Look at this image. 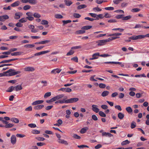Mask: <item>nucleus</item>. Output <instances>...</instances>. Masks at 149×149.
<instances>
[{
  "instance_id": "1",
  "label": "nucleus",
  "mask_w": 149,
  "mask_h": 149,
  "mask_svg": "<svg viewBox=\"0 0 149 149\" xmlns=\"http://www.w3.org/2000/svg\"><path fill=\"white\" fill-rule=\"evenodd\" d=\"M21 72L20 71H16L15 69H10L8 71L5 72V73L6 74V76H11L20 73Z\"/></svg>"
},
{
  "instance_id": "2",
  "label": "nucleus",
  "mask_w": 149,
  "mask_h": 149,
  "mask_svg": "<svg viewBox=\"0 0 149 149\" xmlns=\"http://www.w3.org/2000/svg\"><path fill=\"white\" fill-rule=\"evenodd\" d=\"M144 38V35H139L138 36H133L129 38V39L132 40H136L138 39H141Z\"/></svg>"
},
{
  "instance_id": "3",
  "label": "nucleus",
  "mask_w": 149,
  "mask_h": 149,
  "mask_svg": "<svg viewBox=\"0 0 149 149\" xmlns=\"http://www.w3.org/2000/svg\"><path fill=\"white\" fill-rule=\"evenodd\" d=\"M110 41L109 40L105 39L99 40L97 42L98 46H102L106 44V43Z\"/></svg>"
},
{
  "instance_id": "4",
  "label": "nucleus",
  "mask_w": 149,
  "mask_h": 149,
  "mask_svg": "<svg viewBox=\"0 0 149 149\" xmlns=\"http://www.w3.org/2000/svg\"><path fill=\"white\" fill-rule=\"evenodd\" d=\"M104 64H118L120 65V66L121 67H123L124 66V63H123L122 62H104L103 63Z\"/></svg>"
},
{
  "instance_id": "5",
  "label": "nucleus",
  "mask_w": 149,
  "mask_h": 149,
  "mask_svg": "<svg viewBox=\"0 0 149 149\" xmlns=\"http://www.w3.org/2000/svg\"><path fill=\"white\" fill-rule=\"evenodd\" d=\"M79 98L77 97L72 98L68 99V103H74L78 101Z\"/></svg>"
},
{
  "instance_id": "6",
  "label": "nucleus",
  "mask_w": 149,
  "mask_h": 149,
  "mask_svg": "<svg viewBox=\"0 0 149 149\" xmlns=\"http://www.w3.org/2000/svg\"><path fill=\"white\" fill-rule=\"evenodd\" d=\"M35 70L34 67L30 66L26 67L24 68V70L25 71L33 72Z\"/></svg>"
},
{
  "instance_id": "7",
  "label": "nucleus",
  "mask_w": 149,
  "mask_h": 149,
  "mask_svg": "<svg viewBox=\"0 0 149 149\" xmlns=\"http://www.w3.org/2000/svg\"><path fill=\"white\" fill-rule=\"evenodd\" d=\"M22 15V13L20 12H16L15 14L14 18L16 19H19Z\"/></svg>"
},
{
  "instance_id": "8",
  "label": "nucleus",
  "mask_w": 149,
  "mask_h": 149,
  "mask_svg": "<svg viewBox=\"0 0 149 149\" xmlns=\"http://www.w3.org/2000/svg\"><path fill=\"white\" fill-rule=\"evenodd\" d=\"M10 141L12 144L14 145L15 144L16 141V138L15 135H13L11 136Z\"/></svg>"
},
{
  "instance_id": "9",
  "label": "nucleus",
  "mask_w": 149,
  "mask_h": 149,
  "mask_svg": "<svg viewBox=\"0 0 149 149\" xmlns=\"http://www.w3.org/2000/svg\"><path fill=\"white\" fill-rule=\"evenodd\" d=\"M59 91L63 92H70L72 91V89L69 88H60L59 90Z\"/></svg>"
},
{
  "instance_id": "10",
  "label": "nucleus",
  "mask_w": 149,
  "mask_h": 149,
  "mask_svg": "<svg viewBox=\"0 0 149 149\" xmlns=\"http://www.w3.org/2000/svg\"><path fill=\"white\" fill-rule=\"evenodd\" d=\"M9 18V16L7 15L0 16V21L4 22L5 20L8 19Z\"/></svg>"
},
{
  "instance_id": "11",
  "label": "nucleus",
  "mask_w": 149,
  "mask_h": 149,
  "mask_svg": "<svg viewBox=\"0 0 149 149\" xmlns=\"http://www.w3.org/2000/svg\"><path fill=\"white\" fill-rule=\"evenodd\" d=\"M100 56V54L99 53H95L92 55V57L90 58L89 60H93L95 59H96L98 58V57Z\"/></svg>"
},
{
  "instance_id": "12",
  "label": "nucleus",
  "mask_w": 149,
  "mask_h": 149,
  "mask_svg": "<svg viewBox=\"0 0 149 149\" xmlns=\"http://www.w3.org/2000/svg\"><path fill=\"white\" fill-rule=\"evenodd\" d=\"M97 107V106L95 105H93L92 106V110L96 113H98L99 111V109Z\"/></svg>"
},
{
  "instance_id": "13",
  "label": "nucleus",
  "mask_w": 149,
  "mask_h": 149,
  "mask_svg": "<svg viewBox=\"0 0 149 149\" xmlns=\"http://www.w3.org/2000/svg\"><path fill=\"white\" fill-rule=\"evenodd\" d=\"M57 142L59 143L63 144L66 145L68 144L67 141L61 139H58L57 140Z\"/></svg>"
},
{
  "instance_id": "14",
  "label": "nucleus",
  "mask_w": 149,
  "mask_h": 149,
  "mask_svg": "<svg viewBox=\"0 0 149 149\" xmlns=\"http://www.w3.org/2000/svg\"><path fill=\"white\" fill-rule=\"evenodd\" d=\"M44 101L43 100H38L33 102L32 104L33 105H35L42 104Z\"/></svg>"
},
{
  "instance_id": "15",
  "label": "nucleus",
  "mask_w": 149,
  "mask_h": 149,
  "mask_svg": "<svg viewBox=\"0 0 149 149\" xmlns=\"http://www.w3.org/2000/svg\"><path fill=\"white\" fill-rule=\"evenodd\" d=\"M102 136H108L109 137H111L113 136V135L111 134L109 132H103L102 133Z\"/></svg>"
},
{
  "instance_id": "16",
  "label": "nucleus",
  "mask_w": 149,
  "mask_h": 149,
  "mask_svg": "<svg viewBox=\"0 0 149 149\" xmlns=\"http://www.w3.org/2000/svg\"><path fill=\"white\" fill-rule=\"evenodd\" d=\"M15 88V91H18L22 89V87L21 85H18L14 87Z\"/></svg>"
},
{
  "instance_id": "17",
  "label": "nucleus",
  "mask_w": 149,
  "mask_h": 149,
  "mask_svg": "<svg viewBox=\"0 0 149 149\" xmlns=\"http://www.w3.org/2000/svg\"><path fill=\"white\" fill-rule=\"evenodd\" d=\"M22 53V52H16L11 53V55L12 56H19L21 55Z\"/></svg>"
},
{
  "instance_id": "18",
  "label": "nucleus",
  "mask_w": 149,
  "mask_h": 149,
  "mask_svg": "<svg viewBox=\"0 0 149 149\" xmlns=\"http://www.w3.org/2000/svg\"><path fill=\"white\" fill-rule=\"evenodd\" d=\"M44 105L42 104L38 105L34 107V109L36 110H39L44 107Z\"/></svg>"
},
{
  "instance_id": "19",
  "label": "nucleus",
  "mask_w": 149,
  "mask_h": 149,
  "mask_svg": "<svg viewBox=\"0 0 149 149\" xmlns=\"http://www.w3.org/2000/svg\"><path fill=\"white\" fill-rule=\"evenodd\" d=\"M20 3V2L19 1H17L11 4V6L13 7L17 6L19 5Z\"/></svg>"
},
{
  "instance_id": "20",
  "label": "nucleus",
  "mask_w": 149,
  "mask_h": 149,
  "mask_svg": "<svg viewBox=\"0 0 149 149\" xmlns=\"http://www.w3.org/2000/svg\"><path fill=\"white\" fill-rule=\"evenodd\" d=\"M109 91H103L101 94V95L103 97H105L107 96L109 94Z\"/></svg>"
},
{
  "instance_id": "21",
  "label": "nucleus",
  "mask_w": 149,
  "mask_h": 149,
  "mask_svg": "<svg viewBox=\"0 0 149 149\" xmlns=\"http://www.w3.org/2000/svg\"><path fill=\"white\" fill-rule=\"evenodd\" d=\"M64 95L63 94H60L54 97L56 101L61 98L63 97Z\"/></svg>"
},
{
  "instance_id": "22",
  "label": "nucleus",
  "mask_w": 149,
  "mask_h": 149,
  "mask_svg": "<svg viewBox=\"0 0 149 149\" xmlns=\"http://www.w3.org/2000/svg\"><path fill=\"white\" fill-rule=\"evenodd\" d=\"M81 29L82 30H79L76 31L75 32V34H79L83 33H84V26L82 27Z\"/></svg>"
},
{
  "instance_id": "23",
  "label": "nucleus",
  "mask_w": 149,
  "mask_h": 149,
  "mask_svg": "<svg viewBox=\"0 0 149 149\" xmlns=\"http://www.w3.org/2000/svg\"><path fill=\"white\" fill-rule=\"evenodd\" d=\"M118 117L120 119H122L124 117V115L123 113L120 112L118 115Z\"/></svg>"
},
{
  "instance_id": "24",
  "label": "nucleus",
  "mask_w": 149,
  "mask_h": 149,
  "mask_svg": "<svg viewBox=\"0 0 149 149\" xmlns=\"http://www.w3.org/2000/svg\"><path fill=\"white\" fill-rule=\"evenodd\" d=\"M125 109L129 113H130L132 112V110L130 107H126Z\"/></svg>"
},
{
  "instance_id": "25",
  "label": "nucleus",
  "mask_w": 149,
  "mask_h": 149,
  "mask_svg": "<svg viewBox=\"0 0 149 149\" xmlns=\"http://www.w3.org/2000/svg\"><path fill=\"white\" fill-rule=\"evenodd\" d=\"M10 120L12 122H14L15 123H18L19 122V120L17 118H11Z\"/></svg>"
},
{
  "instance_id": "26",
  "label": "nucleus",
  "mask_w": 149,
  "mask_h": 149,
  "mask_svg": "<svg viewBox=\"0 0 149 149\" xmlns=\"http://www.w3.org/2000/svg\"><path fill=\"white\" fill-rule=\"evenodd\" d=\"M64 2L65 4L68 6H70L71 5L72 3L71 1H68L67 0H64Z\"/></svg>"
},
{
  "instance_id": "27",
  "label": "nucleus",
  "mask_w": 149,
  "mask_h": 149,
  "mask_svg": "<svg viewBox=\"0 0 149 149\" xmlns=\"http://www.w3.org/2000/svg\"><path fill=\"white\" fill-rule=\"evenodd\" d=\"M136 123L134 121L132 122L131 124L130 127L131 129H133L136 126Z\"/></svg>"
},
{
  "instance_id": "28",
  "label": "nucleus",
  "mask_w": 149,
  "mask_h": 149,
  "mask_svg": "<svg viewBox=\"0 0 149 149\" xmlns=\"http://www.w3.org/2000/svg\"><path fill=\"white\" fill-rule=\"evenodd\" d=\"M14 86H11L8 88V90L6 91V92H11L14 90Z\"/></svg>"
},
{
  "instance_id": "29",
  "label": "nucleus",
  "mask_w": 149,
  "mask_h": 149,
  "mask_svg": "<svg viewBox=\"0 0 149 149\" xmlns=\"http://www.w3.org/2000/svg\"><path fill=\"white\" fill-rule=\"evenodd\" d=\"M130 143V141H128V140H126L125 141H123L121 143V144L123 146V145H126L127 144H129Z\"/></svg>"
},
{
  "instance_id": "30",
  "label": "nucleus",
  "mask_w": 149,
  "mask_h": 149,
  "mask_svg": "<svg viewBox=\"0 0 149 149\" xmlns=\"http://www.w3.org/2000/svg\"><path fill=\"white\" fill-rule=\"evenodd\" d=\"M27 21V19L26 18L24 17L21 18L19 20V22L21 23H24L26 22Z\"/></svg>"
},
{
  "instance_id": "31",
  "label": "nucleus",
  "mask_w": 149,
  "mask_h": 149,
  "mask_svg": "<svg viewBox=\"0 0 149 149\" xmlns=\"http://www.w3.org/2000/svg\"><path fill=\"white\" fill-rule=\"evenodd\" d=\"M132 17L131 15H129L125 17H123V20H127L130 19Z\"/></svg>"
},
{
  "instance_id": "32",
  "label": "nucleus",
  "mask_w": 149,
  "mask_h": 149,
  "mask_svg": "<svg viewBox=\"0 0 149 149\" xmlns=\"http://www.w3.org/2000/svg\"><path fill=\"white\" fill-rule=\"evenodd\" d=\"M50 42V40H46L40 41V44H44L49 42Z\"/></svg>"
},
{
  "instance_id": "33",
  "label": "nucleus",
  "mask_w": 149,
  "mask_h": 149,
  "mask_svg": "<svg viewBox=\"0 0 149 149\" xmlns=\"http://www.w3.org/2000/svg\"><path fill=\"white\" fill-rule=\"evenodd\" d=\"M32 133L34 134H38L40 133V131L37 130H34L31 131Z\"/></svg>"
},
{
  "instance_id": "34",
  "label": "nucleus",
  "mask_w": 149,
  "mask_h": 149,
  "mask_svg": "<svg viewBox=\"0 0 149 149\" xmlns=\"http://www.w3.org/2000/svg\"><path fill=\"white\" fill-rule=\"evenodd\" d=\"M24 47L26 48H32L35 46L33 44H26L24 45Z\"/></svg>"
},
{
  "instance_id": "35",
  "label": "nucleus",
  "mask_w": 149,
  "mask_h": 149,
  "mask_svg": "<svg viewBox=\"0 0 149 149\" xmlns=\"http://www.w3.org/2000/svg\"><path fill=\"white\" fill-rule=\"evenodd\" d=\"M74 53V51L72 49L70 50L69 52H68L66 54L67 56H70L73 54Z\"/></svg>"
},
{
  "instance_id": "36",
  "label": "nucleus",
  "mask_w": 149,
  "mask_h": 149,
  "mask_svg": "<svg viewBox=\"0 0 149 149\" xmlns=\"http://www.w3.org/2000/svg\"><path fill=\"white\" fill-rule=\"evenodd\" d=\"M41 23L42 25H47L48 24L49 22L47 20H42L41 21Z\"/></svg>"
},
{
  "instance_id": "37",
  "label": "nucleus",
  "mask_w": 149,
  "mask_h": 149,
  "mask_svg": "<svg viewBox=\"0 0 149 149\" xmlns=\"http://www.w3.org/2000/svg\"><path fill=\"white\" fill-rule=\"evenodd\" d=\"M13 124L11 123L8 124L4 125V127L6 128H9L13 126Z\"/></svg>"
},
{
  "instance_id": "38",
  "label": "nucleus",
  "mask_w": 149,
  "mask_h": 149,
  "mask_svg": "<svg viewBox=\"0 0 149 149\" xmlns=\"http://www.w3.org/2000/svg\"><path fill=\"white\" fill-rule=\"evenodd\" d=\"M59 100L60 104H63L65 103L68 104V99L65 100V99H64L62 100Z\"/></svg>"
},
{
  "instance_id": "39",
  "label": "nucleus",
  "mask_w": 149,
  "mask_h": 149,
  "mask_svg": "<svg viewBox=\"0 0 149 149\" xmlns=\"http://www.w3.org/2000/svg\"><path fill=\"white\" fill-rule=\"evenodd\" d=\"M124 16V15H117L115 16V18L117 19H123V17Z\"/></svg>"
},
{
  "instance_id": "40",
  "label": "nucleus",
  "mask_w": 149,
  "mask_h": 149,
  "mask_svg": "<svg viewBox=\"0 0 149 149\" xmlns=\"http://www.w3.org/2000/svg\"><path fill=\"white\" fill-rule=\"evenodd\" d=\"M35 138L39 141H42L45 140V139L42 137H36Z\"/></svg>"
},
{
  "instance_id": "41",
  "label": "nucleus",
  "mask_w": 149,
  "mask_h": 149,
  "mask_svg": "<svg viewBox=\"0 0 149 149\" xmlns=\"http://www.w3.org/2000/svg\"><path fill=\"white\" fill-rule=\"evenodd\" d=\"M140 10V9L138 8H135L132 9L131 11L132 12H137L139 11Z\"/></svg>"
},
{
  "instance_id": "42",
  "label": "nucleus",
  "mask_w": 149,
  "mask_h": 149,
  "mask_svg": "<svg viewBox=\"0 0 149 149\" xmlns=\"http://www.w3.org/2000/svg\"><path fill=\"white\" fill-rule=\"evenodd\" d=\"M99 114L100 116L102 117H105L106 116V115L105 114V113L102 111H99Z\"/></svg>"
},
{
  "instance_id": "43",
  "label": "nucleus",
  "mask_w": 149,
  "mask_h": 149,
  "mask_svg": "<svg viewBox=\"0 0 149 149\" xmlns=\"http://www.w3.org/2000/svg\"><path fill=\"white\" fill-rule=\"evenodd\" d=\"M51 95V93L50 92H48L46 93H45V94L44 95V98H45L46 97H49Z\"/></svg>"
},
{
  "instance_id": "44",
  "label": "nucleus",
  "mask_w": 149,
  "mask_h": 149,
  "mask_svg": "<svg viewBox=\"0 0 149 149\" xmlns=\"http://www.w3.org/2000/svg\"><path fill=\"white\" fill-rule=\"evenodd\" d=\"M54 17L58 19H61L63 17L62 15L58 14H56Z\"/></svg>"
},
{
  "instance_id": "45",
  "label": "nucleus",
  "mask_w": 149,
  "mask_h": 149,
  "mask_svg": "<svg viewBox=\"0 0 149 149\" xmlns=\"http://www.w3.org/2000/svg\"><path fill=\"white\" fill-rule=\"evenodd\" d=\"M71 22V21L70 20H63L62 22L63 23V25H64L65 24H67L68 23H70Z\"/></svg>"
},
{
  "instance_id": "46",
  "label": "nucleus",
  "mask_w": 149,
  "mask_h": 149,
  "mask_svg": "<svg viewBox=\"0 0 149 149\" xmlns=\"http://www.w3.org/2000/svg\"><path fill=\"white\" fill-rule=\"evenodd\" d=\"M31 6L29 5H26L23 7V9L24 10H27L30 9Z\"/></svg>"
},
{
  "instance_id": "47",
  "label": "nucleus",
  "mask_w": 149,
  "mask_h": 149,
  "mask_svg": "<svg viewBox=\"0 0 149 149\" xmlns=\"http://www.w3.org/2000/svg\"><path fill=\"white\" fill-rule=\"evenodd\" d=\"M35 18H39L41 17V15L38 13H35L33 15Z\"/></svg>"
},
{
  "instance_id": "48",
  "label": "nucleus",
  "mask_w": 149,
  "mask_h": 149,
  "mask_svg": "<svg viewBox=\"0 0 149 149\" xmlns=\"http://www.w3.org/2000/svg\"><path fill=\"white\" fill-rule=\"evenodd\" d=\"M99 86L100 88H104L106 87V85L104 84L100 83L99 84Z\"/></svg>"
},
{
  "instance_id": "49",
  "label": "nucleus",
  "mask_w": 149,
  "mask_h": 149,
  "mask_svg": "<svg viewBox=\"0 0 149 149\" xmlns=\"http://www.w3.org/2000/svg\"><path fill=\"white\" fill-rule=\"evenodd\" d=\"M16 136L17 137L19 138H23L26 136L25 135L21 134H17Z\"/></svg>"
},
{
  "instance_id": "50",
  "label": "nucleus",
  "mask_w": 149,
  "mask_h": 149,
  "mask_svg": "<svg viewBox=\"0 0 149 149\" xmlns=\"http://www.w3.org/2000/svg\"><path fill=\"white\" fill-rule=\"evenodd\" d=\"M37 2L36 0H29V3L33 4L36 3Z\"/></svg>"
},
{
  "instance_id": "51",
  "label": "nucleus",
  "mask_w": 149,
  "mask_h": 149,
  "mask_svg": "<svg viewBox=\"0 0 149 149\" xmlns=\"http://www.w3.org/2000/svg\"><path fill=\"white\" fill-rule=\"evenodd\" d=\"M28 126L31 128H35L36 127V125L34 123L29 124Z\"/></svg>"
},
{
  "instance_id": "52",
  "label": "nucleus",
  "mask_w": 149,
  "mask_h": 149,
  "mask_svg": "<svg viewBox=\"0 0 149 149\" xmlns=\"http://www.w3.org/2000/svg\"><path fill=\"white\" fill-rule=\"evenodd\" d=\"M72 137L75 139H80L81 138V137L80 136L76 134H73Z\"/></svg>"
},
{
  "instance_id": "53",
  "label": "nucleus",
  "mask_w": 149,
  "mask_h": 149,
  "mask_svg": "<svg viewBox=\"0 0 149 149\" xmlns=\"http://www.w3.org/2000/svg\"><path fill=\"white\" fill-rule=\"evenodd\" d=\"M104 9L107 10H112L114 9V8L113 7H105L104 8Z\"/></svg>"
},
{
  "instance_id": "54",
  "label": "nucleus",
  "mask_w": 149,
  "mask_h": 149,
  "mask_svg": "<svg viewBox=\"0 0 149 149\" xmlns=\"http://www.w3.org/2000/svg\"><path fill=\"white\" fill-rule=\"evenodd\" d=\"M73 16L76 18H79L81 16V15L78 13H74L73 15Z\"/></svg>"
},
{
  "instance_id": "55",
  "label": "nucleus",
  "mask_w": 149,
  "mask_h": 149,
  "mask_svg": "<svg viewBox=\"0 0 149 149\" xmlns=\"http://www.w3.org/2000/svg\"><path fill=\"white\" fill-rule=\"evenodd\" d=\"M120 38V37H112L109 38L108 40H109L110 41L112 40H115L117 38Z\"/></svg>"
},
{
  "instance_id": "56",
  "label": "nucleus",
  "mask_w": 149,
  "mask_h": 149,
  "mask_svg": "<svg viewBox=\"0 0 149 149\" xmlns=\"http://www.w3.org/2000/svg\"><path fill=\"white\" fill-rule=\"evenodd\" d=\"M72 61H73L76 62H78V58L77 57H74L71 58Z\"/></svg>"
},
{
  "instance_id": "57",
  "label": "nucleus",
  "mask_w": 149,
  "mask_h": 149,
  "mask_svg": "<svg viewBox=\"0 0 149 149\" xmlns=\"http://www.w3.org/2000/svg\"><path fill=\"white\" fill-rule=\"evenodd\" d=\"M15 26L18 27H22L23 26V24L20 22H19L15 24Z\"/></svg>"
},
{
  "instance_id": "58",
  "label": "nucleus",
  "mask_w": 149,
  "mask_h": 149,
  "mask_svg": "<svg viewBox=\"0 0 149 149\" xmlns=\"http://www.w3.org/2000/svg\"><path fill=\"white\" fill-rule=\"evenodd\" d=\"M92 26L87 25L84 26V30H87L91 29L92 27Z\"/></svg>"
},
{
  "instance_id": "59",
  "label": "nucleus",
  "mask_w": 149,
  "mask_h": 149,
  "mask_svg": "<svg viewBox=\"0 0 149 149\" xmlns=\"http://www.w3.org/2000/svg\"><path fill=\"white\" fill-rule=\"evenodd\" d=\"M104 17L106 18H110L111 17V15L109 14H108L107 13H104Z\"/></svg>"
},
{
  "instance_id": "60",
  "label": "nucleus",
  "mask_w": 149,
  "mask_h": 149,
  "mask_svg": "<svg viewBox=\"0 0 149 149\" xmlns=\"http://www.w3.org/2000/svg\"><path fill=\"white\" fill-rule=\"evenodd\" d=\"M93 10L95 11L96 10L97 12L100 11L102 10V9L98 7H95L93 8Z\"/></svg>"
},
{
  "instance_id": "61",
  "label": "nucleus",
  "mask_w": 149,
  "mask_h": 149,
  "mask_svg": "<svg viewBox=\"0 0 149 149\" xmlns=\"http://www.w3.org/2000/svg\"><path fill=\"white\" fill-rule=\"evenodd\" d=\"M32 107L31 106H30L26 109L25 110L26 111H31L32 110Z\"/></svg>"
},
{
  "instance_id": "62",
  "label": "nucleus",
  "mask_w": 149,
  "mask_h": 149,
  "mask_svg": "<svg viewBox=\"0 0 149 149\" xmlns=\"http://www.w3.org/2000/svg\"><path fill=\"white\" fill-rule=\"evenodd\" d=\"M45 144L44 143L39 142L37 143V145L38 146H41L45 145Z\"/></svg>"
},
{
  "instance_id": "63",
  "label": "nucleus",
  "mask_w": 149,
  "mask_h": 149,
  "mask_svg": "<svg viewBox=\"0 0 149 149\" xmlns=\"http://www.w3.org/2000/svg\"><path fill=\"white\" fill-rule=\"evenodd\" d=\"M26 18L27 19V20L28 19L30 21H32L34 19V17L32 16L27 17H26Z\"/></svg>"
},
{
  "instance_id": "64",
  "label": "nucleus",
  "mask_w": 149,
  "mask_h": 149,
  "mask_svg": "<svg viewBox=\"0 0 149 149\" xmlns=\"http://www.w3.org/2000/svg\"><path fill=\"white\" fill-rule=\"evenodd\" d=\"M115 107L116 109H117L119 111H121L122 110L121 107L119 105H116L115 106Z\"/></svg>"
}]
</instances>
